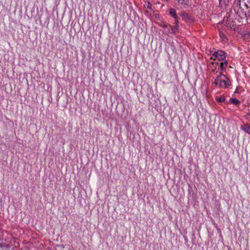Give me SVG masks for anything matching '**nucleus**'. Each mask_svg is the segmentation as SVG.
Masks as SVG:
<instances>
[{
	"label": "nucleus",
	"instance_id": "obj_9",
	"mask_svg": "<svg viewBox=\"0 0 250 250\" xmlns=\"http://www.w3.org/2000/svg\"><path fill=\"white\" fill-rule=\"evenodd\" d=\"M219 72H220L217 70L216 68L212 69L211 72V76L213 77L214 76H216V77Z\"/></svg>",
	"mask_w": 250,
	"mask_h": 250
},
{
	"label": "nucleus",
	"instance_id": "obj_11",
	"mask_svg": "<svg viewBox=\"0 0 250 250\" xmlns=\"http://www.w3.org/2000/svg\"><path fill=\"white\" fill-rule=\"evenodd\" d=\"M231 103L235 105H238L240 103V101L236 98H232L230 99Z\"/></svg>",
	"mask_w": 250,
	"mask_h": 250
},
{
	"label": "nucleus",
	"instance_id": "obj_5",
	"mask_svg": "<svg viewBox=\"0 0 250 250\" xmlns=\"http://www.w3.org/2000/svg\"><path fill=\"white\" fill-rule=\"evenodd\" d=\"M217 64H219L218 63H217ZM228 62L227 60H225L223 62H221L219 63V66L218 69L220 70L219 72H221L222 73V71L225 70L227 66H228Z\"/></svg>",
	"mask_w": 250,
	"mask_h": 250
},
{
	"label": "nucleus",
	"instance_id": "obj_6",
	"mask_svg": "<svg viewBox=\"0 0 250 250\" xmlns=\"http://www.w3.org/2000/svg\"><path fill=\"white\" fill-rule=\"evenodd\" d=\"M170 15L174 18L175 23L178 24L179 23L178 21V16L176 15V10L174 9L171 8L169 9Z\"/></svg>",
	"mask_w": 250,
	"mask_h": 250
},
{
	"label": "nucleus",
	"instance_id": "obj_13",
	"mask_svg": "<svg viewBox=\"0 0 250 250\" xmlns=\"http://www.w3.org/2000/svg\"><path fill=\"white\" fill-rule=\"evenodd\" d=\"M166 25H165V27H166ZM166 29H164V32L165 34H166L167 35H168L169 33H170V29L169 28V27H165Z\"/></svg>",
	"mask_w": 250,
	"mask_h": 250
},
{
	"label": "nucleus",
	"instance_id": "obj_2",
	"mask_svg": "<svg viewBox=\"0 0 250 250\" xmlns=\"http://www.w3.org/2000/svg\"><path fill=\"white\" fill-rule=\"evenodd\" d=\"M249 8L247 2L244 4L239 3V6L237 5L234 10L240 18L243 19L246 17Z\"/></svg>",
	"mask_w": 250,
	"mask_h": 250
},
{
	"label": "nucleus",
	"instance_id": "obj_1",
	"mask_svg": "<svg viewBox=\"0 0 250 250\" xmlns=\"http://www.w3.org/2000/svg\"><path fill=\"white\" fill-rule=\"evenodd\" d=\"M214 83L220 88H226L230 85V81L225 75L220 72L216 77Z\"/></svg>",
	"mask_w": 250,
	"mask_h": 250
},
{
	"label": "nucleus",
	"instance_id": "obj_4",
	"mask_svg": "<svg viewBox=\"0 0 250 250\" xmlns=\"http://www.w3.org/2000/svg\"><path fill=\"white\" fill-rule=\"evenodd\" d=\"M180 16L182 17V19L186 22H191L193 21L191 17L186 12H182L180 14Z\"/></svg>",
	"mask_w": 250,
	"mask_h": 250
},
{
	"label": "nucleus",
	"instance_id": "obj_12",
	"mask_svg": "<svg viewBox=\"0 0 250 250\" xmlns=\"http://www.w3.org/2000/svg\"><path fill=\"white\" fill-rule=\"evenodd\" d=\"M179 3L182 4H187L188 2V0H177Z\"/></svg>",
	"mask_w": 250,
	"mask_h": 250
},
{
	"label": "nucleus",
	"instance_id": "obj_14",
	"mask_svg": "<svg viewBox=\"0 0 250 250\" xmlns=\"http://www.w3.org/2000/svg\"><path fill=\"white\" fill-rule=\"evenodd\" d=\"M225 97L222 96H220L219 98H218L217 99V101L220 102H224L225 101Z\"/></svg>",
	"mask_w": 250,
	"mask_h": 250
},
{
	"label": "nucleus",
	"instance_id": "obj_15",
	"mask_svg": "<svg viewBox=\"0 0 250 250\" xmlns=\"http://www.w3.org/2000/svg\"><path fill=\"white\" fill-rule=\"evenodd\" d=\"M231 21V16L229 15V17H227V21L228 22V24H229V22H230Z\"/></svg>",
	"mask_w": 250,
	"mask_h": 250
},
{
	"label": "nucleus",
	"instance_id": "obj_7",
	"mask_svg": "<svg viewBox=\"0 0 250 250\" xmlns=\"http://www.w3.org/2000/svg\"><path fill=\"white\" fill-rule=\"evenodd\" d=\"M175 23V25H174V26L168 25V26H166V27H169L171 31V32L170 33L175 34L176 33V32L179 30V29H178L179 26H178V24H176L175 23Z\"/></svg>",
	"mask_w": 250,
	"mask_h": 250
},
{
	"label": "nucleus",
	"instance_id": "obj_8",
	"mask_svg": "<svg viewBox=\"0 0 250 250\" xmlns=\"http://www.w3.org/2000/svg\"><path fill=\"white\" fill-rule=\"evenodd\" d=\"M242 130L250 134V125L248 124H245L241 127Z\"/></svg>",
	"mask_w": 250,
	"mask_h": 250
},
{
	"label": "nucleus",
	"instance_id": "obj_10",
	"mask_svg": "<svg viewBox=\"0 0 250 250\" xmlns=\"http://www.w3.org/2000/svg\"><path fill=\"white\" fill-rule=\"evenodd\" d=\"M248 5L249 6V8L248 10L246 17H245L247 20L250 19V0L248 1Z\"/></svg>",
	"mask_w": 250,
	"mask_h": 250
},
{
	"label": "nucleus",
	"instance_id": "obj_3",
	"mask_svg": "<svg viewBox=\"0 0 250 250\" xmlns=\"http://www.w3.org/2000/svg\"><path fill=\"white\" fill-rule=\"evenodd\" d=\"M212 55L215 58L213 59L214 60L217 59L222 62L226 60V58L227 57L226 53L221 50L214 51L212 53Z\"/></svg>",
	"mask_w": 250,
	"mask_h": 250
}]
</instances>
